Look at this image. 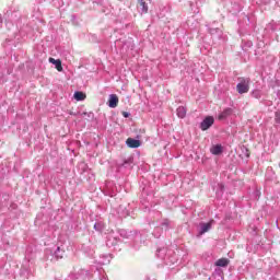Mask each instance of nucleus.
<instances>
[{"instance_id": "obj_3", "label": "nucleus", "mask_w": 280, "mask_h": 280, "mask_svg": "<svg viewBox=\"0 0 280 280\" xmlns=\"http://www.w3.org/2000/svg\"><path fill=\"white\" fill-rule=\"evenodd\" d=\"M107 104L109 108H117V105L119 104V97L116 94H110Z\"/></svg>"}, {"instance_id": "obj_5", "label": "nucleus", "mask_w": 280, "mask_h": 280, "mask_svg": "<svg viewBox=\"0 0 280 280\" xmlns=\"http://www.w3.org/2000/svg\"><path fill=\"white\" fill-rule=\"evenodd\" d=\"M126 144L128 145V148H140L141 141H139L137 139L128 138L126 140Z\"/></svg>"}, {"instance_id": "obj_16", "label": "nucleus", "mask_w": 280, "mask_h": 280, "mask_svg": "<svg viewBox=\"0 0 280 280\" xmlns=\"http://www.w3.org/2000/svg\"><path fill=\"white\" fill-rule=\"evenodd\" d=\"M94 229H95L96 231H100V229L97 228V223L94 224Z\"/></svg>"}, {"instance_id": "obj_7", "label": "nucleus", "mask_w": 280, "mask_h": 280, "mask_svg": "<svg viewBox=\"0 0 280 280\" xmlns=\"http://www.w3.org/2000/svg\"><path fill=\"white\" fill-rule=\"evenodd\" d=\"M176 113H177V117H179V119H185V117H187V107L179 106L177 108Z\"/></svg>"}, {"instance_id": "obj_17", "label": "nucleus", "mask_w": 280, "mask_h": 280, "mask_svg": "<svg viewBox=\"0 0 280 280\" xmlns=\"http://www.w3.org/2000/svg\"><path fill=\"white\" fill-rule=\"evenodd\" d=\"M140 4H142L144 1L143 0H138Z\"/></svg>"}, {"instance_id": "obj_15", "label": "nucleus", "mask_w": 280, "mask_h": 280, "mask_svg": "<svg viewBox=\"0 0 280 280\" xmlns=\"http://www.w3.org/2000/svg\"><path fill=\"white\" fill-rule=\"evenodd\" d=\"M122 115L124 117H130V114H128V112H124Z\"/></svg>"}, {"instance_id": "obj_13", "label": "nucleus", "mask_w": 280, "mask_h": 280, "mask_svg": "<svg viewBox=\"0 0 280 280\" xmlns=\"http://www.w3.org/2000/svg\"><path fill=\"white\" fill-rule=\"evenodd\" d=\"M252 95H253V97H255L256 100H261V91H259V90H254V91L252 92Z\"/></svg>"}, {"instance_id": "obj_4", "label": "nucleus", "mask_w": 280, "mask_h": 280, "mask_svg": "<svg viewBox=\"0 0 280 280\" xmlns=\"http://www.w3.org/2000/svg\"><path fill=\"white\" fill-rule=\"evenodd\" d=\"M224 148L222 147V144L212 145L210 149L211 154H213L214 156L222 154Z\"/></svg>"}, {"instance_id": "obj_6", "label": "nucleus", "mask_w": 280, "mask_h": 280, "mask_svg": "<svg viewBox=\"0 0 280 280\" xmlns=\"http://www.w3.org/2000/svg\"><path fill=\"white\" fill-rule=\"evenodd\" d=\"M48 61L50 62V65L55 66V69H57V71H62V61L60 59H55L50 57Z\"/></svg>"}, {"instance_id": "obj_12", "label": "nucleus", "mask_w": 280, "mask_h": 280, "mask_svg": "<svg viewBox=\"0 0 280 280\" xmlns=\"http://www.w3.org/2000/svg\"><path fill=\"white\" fill-rule=\"evenodd\" d=\"M55 257L57 259H62L65 257V250L60 249V247H57L55 252Z\"/></svg>"}, {"instance_id": "obj_14", "label": "nucleus", "mask_w": 280, "mask_h": 280, "mask_svg": "<svg viewBox=\"0 0 280 280\" xmlns=\"http://www.w3.org/2000/svg\"><path fill=\"white\" fill-rule=\"evenodd\" d=\"M140 5L142 8V12H148V4H145V2H142Z\"/></svg>"}, {"instance_id": "obj_11", "label": "nucleus", "mask_w": 280, "mask_h": 280, "mask_svg": "<svg viewBox=\"0 0 280 280\" xmlns=\"http://www.w3.org/2000/svg\"><path fill=\"white\" fill-rule=\"evenodd\" d=\"M211 230V222L201 224V235Z\"/></svg>"}, {"instance_id": "obj_1", "label": "nucleus", "mask_w": 280, "mask_h": 280, "mask_svg": "<svg viewBox=\"0 0 280 280\" xmlns=\"http://www.w3.org/2000/svg\"><path fill=\"white\" fill-rule=\"evenodd\" d=\"M237 93L240 95H244V93H248L250 91V79L249 78H241L240 82L236 85Z\"/></svg>"}, {"instance_id": "obj_9", "label": "nucleus", "mask_w": 280, "mask_h": 280, "mask_svg": "<svg viewBox=\"0 0 280 280\" xmlns=\"http://www.w3.org/2000/svg\"><path fill=\"white\" fill-rule=\"evenodd\" d=\"M73 97L77 102H84V100H86V94H84L83 92L77 91L74 92Z\"/></svg>"}, {"instance_id": "obj_10", "label": "nucleus", "mask_w": 280, "mask_h": 280, "mask_svg": "<svg viewBox=\"0 0 280 280\" xmlns=\"http://www.w3.org/2000/svg\"><path fill=\"white\" fill-rule=\"evenodd\" d=\"M233 113V109L231 108H226L224 109L220 115H219V119H226V117H229L231 114Z\"/></svg>"}, {"instance_id": "obj_2", "label": "nucleus", "mask_w": 280, "mask_h": 280, "mask_svg": "<svg viewBox=\"0 0 280 280\" xmlns=\"http://www.w3.org/2000/svg\"><path fill=\"white\" fill-rule=\"evenodd\" d=\"M215 119L212 116H207L200 124L201 130H209L214 124Z\"/></svg>"}, {"instance_id": "obj_8", "label": "nucleus", "mask_w": 280, "mask_h": 280, "mask_svg": "<svg viewBox=\"0 0 280 280\" xmlns=\"http://www.w3.org/2000/svg\"><path fill=\"white\" fill-rule=\"evenodd\" d=\"M214 266H218L219 268H226V266H229V259L220 258L215 261Z\"/></svg>"}, {"instance_id": "obj_18", "label": "nucleus", "mask_w": 280, "mask_h": 280, "mask_svg": "<svg viewBox=\"0 0 280 280\" xmlns=\"http://www.w3.org/2000/svg\"><path fill=\"white\" fill-rule=\"evenodd\" d=\"M2 21L0 20V25H1Z\"/></svg>"}]
</instances>
